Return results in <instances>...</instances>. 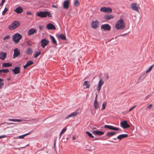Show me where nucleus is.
Segmentation results:
<instances>
[{"label":"nucleus","instance_id":"ddd939ff","mask_svg":"<svg viewBox=\"0 0 154 154\" xmlns=\"http://www.w3.org/2000/svg\"><path fill=\"white\" fill-rule=\"evenodd\" d=\"M20 54V50L17 48H15L14 50V54L13 58H14L17 57Z\"/></svg>","mask_w":154,"mask_h":154},{"label":"nucleus","instance_id":"69168bd1","mask_svg":"<svg viewBox=\"0 0 154 154\" xmlns=\"http://www.w3.org/2000/svg\"><path fill=\"white\" fill-rule=\"evenodd\" d=\"M149 97L148 96H147V98H148Z\"/></svg>","mask_w":154,"mask_h":154},{"label":"nucleus","instance_id":"b1692460","mask_svg":"<svg viewBox=\"0 0 154 154\" xmlns=\"http://www.w3.org/2000/svg\"><path fill=\"white\" fill-rule=\"evenodd\" d=\"M116 134V133L115 132H108L106 134V136L108 137H110L115 135Z\"/></svg>","mask_w":154,"mask_h":154},{"label":"nucleus","instance_id":"37998d69","mask_svg":"<svg viewBox=\"0 0 154 154\" xmlns=\"http://www.w3.org/2000/svg\"><path fill=\"white\" fill-rule=\"evenodd\" d=\"M24 135L23 134L22 135L20 136L17 137V138H19V139H23V138L25 137Z\"/></svg>","mask_w":154,"mask_h":154},{"label":"nucleus","instance_id":"9b49d317","mask_svg":"<svg viewBox=\"0 0 154 154\" xmlns=\"http://www.w3.org/2000/svg\"><path fill=\"white\" fill-rule=\"evenodd\" d=\"M102 29H103L104 31H109L111 29V27L108 24H105L102 25L101 26Z\"/></svg>","mask_w":154,"mask_h":154},{"label":"nucleus","instance_id":"5701e85b","mask_svg":"<svg viewBox=\"0 0 154 154\" xmlns=\"http://www.w3.org/2000/svg\"><path fill=\"white\" fill-rule=\"evenodd\" d=\"M114 17L112 14L106 15L104 17L105 19L106 20H109L114 18Z\"/></svg>","mask_w":154,"mask_h":154},{"label":"nucleus","instance_id":"8fccbe9b","mask_svg":"<svg viewBox=\"0 0 154 154\" xmlns=\"http://www.w3.org/2000/svg\"><path fill=\"white\" fill-rule=\"evenodd\" d=\"M43 28H44V26H39V28L40 30L43 29Z\"/></svg>","mask_w":154,"mask_h":154},{"label":"nucleus","instance_id":"39448f33","mask_svg":"<svg viewBox=\"0 0 154 154\" xmlns=\"http://www.w3.org/2000/svg\"><path fill=\"white\" fill-rule=\"evenodd\" d=\"M100 11L103 12L111 13L112 11V9L109 7H101L100 9Z\"/></svg>","mask_w":154,"mask_h":154},{"label":"nucleus","instance_id":"5fc2aeb1","mask_svg":"<svg viewBox=\"0 0 154 154\" xmlns=\"http://www.w3.org/2000/svg\"><path fill=\"white\" fill-rule=\"evenodd\" d=\"M5 2H2L0 4V6L2 7Z\"/></svg>","mask_w":154,"mask_h":154},{"label":"nucleus","instance_id":"1a4fd4ad","mask_svg":"<svg viewBox=\"0 0 154 154\" xmlns=\"http://www.w3.org/2000/svg\"><path fill=\"white\" fill-rule=\"evenodd\" d=\"M104 82L103 80V79H100L98 85L97 86L96 88L97 90L98 91V92H99L100 91L102 86L104 84Z\"/></svg>","mask_w":154,"mask_h":154},{"label":"nucleus","instance_id":"cd10ccee","mask_svg":"<svg viewBox=\"0 0 154 154\" xmlns=\"http://www.w3.org/2000/svg\"><path fill=\"white\" fill-rule=\"evenodd\" d=\"M11 66L12 64L9 63H3L2 64V67H10Z\"/></svg>","mask_w":154,"mask_h":154},{"label":"nucleus","instance_id":"e433bc0d","mask_svg":"<svg viewBox=\"0 0 154 154\" xmlns=\"http://www.w3.org/2000/svg\"><path fill=\"white\" fill-rule=\"evenodd\" d=\"M107 103L106 102H103L102 104V107L101 109V110H103L105 109V106H106Z\"/></svg>","mask_w":154,"mask_h":154},{"label":"nucleus","instance_id":"dca6fc26","mask_svg":"<svg viewBox=\"0 0 154 154\" xmlns=\"http://www.w3.org/2000/svg\"><path fill=\"white\" fill-rule=\"evenodd\" d=\"M36 32V30L33 28H31L28 30L27 32L28 35H31Z\"/></svg>","mask_w":154,"mask_h":154},{"label":"nucleus","instance_id":"a211bd4d","mask_svg":"<svg viewBox=\"0 0 154 154\" xmlns=\"http://www.w3.org/2000/svg\"><path fill=\"white\" fill-rule=\"evenodd\" d=\"M92 133L94 135H102L104 132L102 131H94L92 132Z\"/></svg>","mask_w":154,"mask_h":154},{"label":"nucleus","instance_id":"f257e3e1","mask_svg":"<svg viewBox=\"0 0 154 154\" xmlns=\"http://www.w3.org/2000/svg\"><path fill=\"white\" fill-rule=\"evenodd\" d=\"M125 27L124 21L122 19H120L117 21L115 25V27L117 29H122Z\"/></svg>","mask_w":154,"mask_h":154},{"label":"nucleus","instance_id":"3c124183","mask_svg":"<svg viewBox=\"0 0 154 154\" xmlns=\"http://www.w3.org/2000/svg\"><path fill=\"white\" fill-rule=\"evenodd\" d=\"M152 107V104H151L147 106V108L149 109H151Z\"/></svg>","mask_w":154,"mask_h":154},{"label":"nucleus","instance_id":"473e14b6","mask_svg":"<svg viewBox=\"0 0 154 154\" xmlns=\"http://www.w3.org/2000/svg\"><path fill=\"white\" fill-rule=\"evenodd\" d=\"M4 85L3 79L0 78V89H1Z\"/></svg>","mask_w":154,"mask_h":154},{"label":"nucleus","instance_id":"6e6552de","mask_svg":"<svg viewBox=\"0 0 154 154\" xmlns=\"http://www.w3.org/2000/svg\"><path fill=\"white\" fill-rule=\"evenodd\" d=\"M120 126L123 128H127L130 127V126L128 124L126 121H123L120 123Z\"/></svg>","mask_w":154,"mask_h":154},{"label":"nucleus","instance_id":"603ef678","mask_svg":"<svg viewBox=\"0 0 154 154\" xmlns=\"http://www.w3.org/2000/svg\"><path fill=\"white\" fill-rule=\"evenodd\" d=\"M52 7L54 8H58V7H57V5H53L52 6Z\"/></svg>","mask_w":154,"mask_h":154},{"label":"nucleus","instance_id":"412c9836","mask_svg":"<svg viewBox=\"0 0 154 154\" xmlns=\"http://www.w3.org/2000/svg\"><path fill=\"white\" fill-rule=\"evenodd\" d=\"M128 136L127 134H122L118 136L117 139L121 140L122 139L127 137Z\"/></svg>","mask_w":154,"mask_h":154},{"label":"nucleus","instance_id":"0eeeda50","mask_svg":"<svg viewBox=\"0 0 154 154\" xmlns=\"http://www.w3.org/2000/svg\"><path fill=\"white\" fill-rule=\"evenodd\" d=\"M41 46L43 48L46 46L49 43V41L45 38L42 39L40 42Z\"/></svg>","mask_w":154,"mask_h":154},{"label":"nucleus","instance_id":"7ed1b4c3","mask_svg":"<svg viewBox=\"0 0 154 154\" xmlns=\"http://www.w3.org/2000/svg\"><path fill=\"white\" fill-rule=\"evenodd\" d=\"M20 25V22L17 20H15L9 25L8 28L10 30H14L19 27Z\"/></svg>","mask_w":154,"mask_h":154},{"label":"nucleus","instance_id":"f03ea898","mask_svg":"<svg viewBox=\"0 0 154 154\" xmlns=\"http://www.w3.org/2000/svg\"><path fill=\"white\" fill-rule=\"evenodd\" d=\"M37 15L42 18H45L47 16L49 17H52V14L49 11H41L37 13Z\"/></svg>","mask_w":154,"mask_h":154},{"label":"nucleus","instance_id":"c03bdc74","mask_svg":"<svg viewBox=\"0 0 154 154\" xmlns=\"http://www.w3.org/2000/svg\"><path fill=\"white\" fill-rule=\"evenodd\" d=\"M10 37L9 35H7L5 37H4L3 39L4 40H5L6 39H9Z\"/></svg>","mask_w":154,"mask_h":154},{"label":"nucleus","instance_id":"c85d7f7f","mask_svg":"<svg viewBox=\"0 0 154 154\" xmlns=\"http://www.w3.org/2000/svg\"><path fill=\"white\" fill-rule=\"evenodd\" d=\"M57 37L59 39H61L63 40H66V39L65 35L63 34L59 35H58Z\"/></svg>","mask_w":154,"mask_h":154},{"label":"nucleus","instance_id":"2f4dec72","mask_svg":"<svg viewBox=\"0 0 154 154\" xmlns=\"http://www.w3.org/2000/svg\"><path fill=\"white\" fill-rule=\"evenodd\" d=\"M41 51L38 50V51H36L34 55V57L36 58L38 56L41 54Z\"/></svg>","mask_w":154,"mask_h":154},{"label":"nucleus","instance_id":"20e7f679","mask_svg":"<svg viewBox=\"0 0 154 154\" xmlns=\"http://www.w3.org/2000/svg\"><path fill=\"white\" fill-rule=\"evenodd\" d=\"M22 36L19 33H16L14 34L13 37L12 39L13 41L16 43L19 42L20 40L22 38Z\"/></svg>","mask_w":154,"mask_h":154},{"label":"nucleus","instance_id":"4c0bfd02","mask_svg":"<svg viewBox=\"0 0 154 154\" xmlns=\"http://www.w3.org/2000/svg\"><path fill=\"white\" fill-rule=\"evenodd\" d=\"M153 67H154V64H153L152 66H150V67L149 68V69L146 70V73H147L149 72H150L152 69Z\"/></svg>","mask_w":154,"mask_h":154},{"label":"nucleus","instance_id":"09e8293b","mask_svg":"<svg viewBox=\"0 0 154 154\" xmlns=\"http://www.w3.org/2000/svg\"><path fill=\"white\" fill-rule=\"evenodd\" d=\"M26 14H27L28 15H32V13L30 11H28V12H27L26 13Z\"/></svg>","mask_w":154,"mask_h":154},{"label":"nucleus","instance_id":"c9c22d12","mask_svg":"<svg viewBox=\"0 0 154 154\" xmlns=\"http://www.w3.org/2000/svg\"><path fill=\"white\" fill-rule=\"evenodd\" d=\"M66 127L64 128H63L62 130L60 133V137H61L62 136V134H63L66 131Z\"/></svg>","mask_w":154,"mask_h":154},{"label":"nucleus","instance_id":"bb28decb","mask_svg":"<svg viewBox=\"0 0 154 154\" xmlns=\"http://www.w3.org/2000/svg\"><path fill=\"white\" fill-rule=\"evenodd\" d=\"M83 86H85V87L84 88H89L90 87V85L89 82L88 81H85L83 83Z\"/></svg>","mask_w":154,"mask_h":154},{"label":"nucleus","instance_id":"6e6d98bb","mask_svg":"<svg viewBox=\"0 0 154 154\" xmlns=\"http://www.w3.org/2000/svg\"><path fill=\"white\" fill-rule=\"evenodd\" d=\"M29 134H30V133H27V134H24V135L25 136L26 135H27Z\"/></svg>","mask_w":154,"mask_h":154},{"label":"nucleus","instance_id":"9d476101","mask_svg":"<svg viewBox=\"0 0 154 154\" xmlns=\"http://www.w3.org/2000/svg\"><path fill=\"white\" fill-rule=\"evenodd\" d=\"M97 95L96 94L95 99L94 102V105L95 109H97L100 108L99 105L97 100Z\"/></svg>","mask_w":154,"mask_h":154},{"label":"nucleus","instance_id":"a19ab883","mask_svg":"<svg viewBox=\"0 0 154 154\" xmlns=\"http://www.w3.org/2000/svg\"><path fill=\"white\" fill-rule=\"evenodd\" d=\"M8 11V9L7 8H5L4 10L2 12V15H4Z\"/></svg>","mask_w":154,"mask_h":154},{"label":"nucleus","instance_id":"58836bf2","mask_svg":"<svg viewBox=\"0 0 154 154\" xmlns=\"http://www.w3.org/2000/svg\"><path fill=\"white\" fill-rule=\"evenodd\" d=\"M2 73H7L9 72V70L8 69H3L1 70Z\"/></svg>","mask_w":154,"mask_h":154},{"label":"nucleus","instance_id":"0e129e2a","mask_svg":"<svg viewBox=\"0 0 154 154\" xmlns=\"http://www.w3.org/2000/svg\"><path fill=\"white\" fill-rule=\"evenodd\" d=\"M29 144H27V145H26V146H29Z\"/></svg>","mask_w":154,"mask_h":154},{"label":"nucleus","instance_id":"7c9ffc66","mask_svg":"<svg viewBox=\"0 0 154 154\" xmlns=\"http://www.w3.org/2000/svg\"><path fill=\"white\" fill-rule=\"evenodd\" d=\"M144 79V77H143V75H140L137 82V83H138L142 81Z\"/></svg>","mask_w":154,"mask_h":154},{"label":"nucleus","instance_id":"a18cd8bd","mask_svg":"<svg viewBox=\"0 0 154 154\" xmlns=\"http://www.w3.org/2000/svg\"><path fill=\"white\" fill-rule=\"evenodd\" d=\"M5 123H6L8 125H10L14 124V123H8V122H4L2 123V124H5Z\"/></svg>","mask_w":154,"mask_h":154},{"label":"nucleus","instance_id":"4be33fe9","mask_svg":"<svg viewBox=\"0 0 154 154\" xmlns=\"http://www.w3.org/2000/svg\"><path fill=\"white\" fill-rule=\"evenodd\" d=\"M69 1L68 0L65 1L63 3V8L66 9H68L69 8Z\"/></svg>","mask_w":154,"mask_h":154},{"label":"nucleus","instance_id":"a878e982","mask_svg":"<svg viewBox=\"0 0 154 154\" xmlns=\"http://www.w3.org/2000/svg\"><path fill=\"white\" fill-rule=\"evenodd\" d=\"M33 62L31 60H29L27 61L25 65L23 66V67L24 69H25L27 67L29 66L30 65L32 64Z\"/></svg>","mask_w":154,"mask_h":154},{"label":"nucleus","instance_id":"ea45409f","mask_svg":"<svg viewBox=\"0 0 154 154\" xmlns=\"http://www.w3.org/2000/svg\"><path fill=\"white\" fill-rule=\"evenodd\" d=\"M86 133L90 137L94 138V136H93L92 134L90 132H89L88 131H87L86 132Z\"/></svg>","mask_w":154,"mask_h":154},{"label":"nucleus","instance_id":"4468645a","mask_svg":"<svg viewBox=\"0 0 154 154\" xmlns=\"http://www.w3.org/2000/svg\"><path fill=\"white\" fill-rule=\"evenodd\" d=\"M131 8L132 10L139 12L138 7L137 6L136 3H132L131 5Z\"/></svg>","mask_w":154,"mask_h":154},{"label":"nucleus","instance_id":"f704fd0d","mask_svg":"<svg viewBox=\"0 0 154 154\" xmlns=\"http://www.w3.org/2000/svg\"><path fill=\"white\" fill-rule=\"evenodd\" d=\"M32 53V51L30 48H28L26 51V53L27 54H31Z\"/></svg>","mask_w":154,"mask_h":154},{"label":"nucleus","instance_id":"72a5a7b5","mask_svg":"<svg viewBox=\"0 0 154 154\" xmlns=\"http://www.w3.org/2000/svg\"><path fill=\"white\" fill-rule=\"evenodd\" d=\"M8 121H13L14 122H21L22 120L21 119H9L8 120Z\"/></svg>","mask_w":154,"mask_h":154},{"label":"nucleus","instance_id":"c756f323","mask_svg":"<svg viewBox=\"0 0 154 154\" xmlns=\"http://www.w3.org/2000/svg\"><path fill=\"white\" fill-rule=\"evenodd\" d=\"M50 37L52 41V43L54 44H57V41L52 36L50 35Z\"/></svg>","mask_w":154,"mask_h":154},{"label":"nucleus","instance_id":"393cba45","mask_svg":"<svg viewBox=\"0 0 154 154\" xmlns=\"http://www.w3.org/2000/svg\"><path fill=\"white\" fill-rule=\"evenodd\" d=\"M78 114V112L77 111H75V112L72 113L70 115H69L67 117H66V119H67L69 118V117H71L75 116H76V115H77Z\"/></svg>","mask_w":154,"mask_h":154},{"label":"nucleus","instance_id":"e2e57ef3","mask_svg":"<svg viewBox=\"0 0 154 154\" xmlns=\"http://www.w3.org/2000/svg\"><path fill=\"white\" fill-rule=\"evenodd\" d=\"M116 138H114L113 139H114V140H116Z\"/></svg>","mask_w":154,"mask_h":154},{"label":"nucleus","instance_id":"4d7b16f0","mask_svg":"<svg viewBox=\"0 0 154 154\" xmlns=\"http://www.w3.org/2000/svg\"><path fill=\"white\" fill-rule=\"evenodd\" d=\"M2 72L1 70H0V76L2 74Z\"/></svg>","mask_w":154,"mask_h":154},{"label":"nucleus","instance_id":"052dcab7","mask_svg":"<svg viewBox=\"0 0 154 154\" xmlns=\"http://www.w3.org/2000/svg\"><path fill=\"white\" fill-rule=\"evenodd\" d=\"M26 146H24V147H21V148H24L26 147Z\"/></svg>","mask_w":154,"mask_h":154},{"label":"nucleus","instance_id":"423d86ee","mask_svg":"<svg viewBox=\"0 0 154 154\" xmlns=\"http://www.w3.org/2000/svg\"><path fill=\"white\" fill-rule=\"evenodd\" d=\"M99 25V22L97 20H93L91 24V26L92 28L96 29L98 27Z\"/></svg>","mask_w":154,"mask_h":154},{"label":"nucleus","instance_id":"bf43d9fd","mask_svg":"<svg viewBox=\"0 0 154 154\" xmlns=\"http://www.w3.org/2000/svg\"><path fill=\"white\" fill-rule=\"evenodd\" d=\"M5 0H2V1L3 2H5Z\"/></svg>","mask_w":154,"mask_h":154},{"label":"nucleus","instance_id":"13d9d810","mask_svg":"<svg viewBox=\"0 0 154 154\" xmlns=\"http://www.w3.org/2000/svg\"><path fill=\"white\" fill-rule=\"evenodd\" d=\"M109 78V77L108 76H106V79L107 80Z\"/></svg>","mask_w":154,"mask_h":154},{"label":"nucleus","instance_id":"f8f14e48","mask_svg":"<svg viewBox=\"0 0 154 154\" xmlns=\"http://www.w3.org/2000/svg\"><path fill=\"white\" fill-rule=\"evenodd\" d=\"M104 127L105 128H108L109 130L114 131H118L119 130V128H118L114 127L109 125H106L104 126Z\"/></svg>","mask_w":154,"mask_h":154},{"label":"nucleus","instance_id":"de8ad7c7","mask_svg":"<svg viewBox=\"0 0 154 154\" xmlns=\"http://www.w3.org/2000/svg\"><path fill=\"white\" fill-rule=\"evenodd\" d=\"M26 44L29 46H31V44L29 43V41L26 42Z\"/></svg>","mask_w":154,"mask_h":154},{"label":"nucleus","instance_id":"49530a36","mask_svg":"<svg viewBox=\"0 0 154 154\" xmlns=\"http://www.w3.org/2000/svg\"><path fill=\"white\" fill-rule=\"evenodd\" d=\"M136 106H137L136 105V106H134L133 107H132V108H130L129 109V112H131L132 109H134L135 108Z\"/></svg>","mask_w":154,"mask_h":154},{"label":"nucleus","instance_id":"864d4df0","mask_svg":"<svg viewBox=\"0 0 154 154\" xmlns=\"http://www.w3.org/2000/svg\"><path fill=\"white\" fill-rule=\"evenodd\" d=\"M6 137V136H5V135L1 136H0V139L3 138H4V137Z\"/></svg>","mask_w":154,"mask_h":154},{"label":"nucleus","instance_id":"6ab92c4d","mask_svg":"<svg viewBox=\"0 0 154 154\" xmlns=\"http://www.w3.org/2000/svg\"><path fill=\"white\" fill-rule=\"evenodd\" d=\"M12 70L14 72V74H18L20 72V68L19 67H16L14 69H12Z\"/></svg>","mask_w":154,"mask_h":154},{"label":"nucleus","instance_id":"f3484780","mask_svg":"<svg viewBox=\"0 0 154 154\" xmlns=\"http://www.w3.org/2000/svg\"><path fill=\"white\" fill-rule=\"evenodd\" d=\"M14 11L17 13L19 14L23 12V9L21 7H18L14 10Z\"/></svg>","mask_w":154,"mask_h":154},{"label":"nucleus","instance_id":"aec40b11","mask_svg":"<svg viewBox=\"0 0 154 154\" xmlns=\"http://www.w3.org/2000/svg\"><path fill=\"white\" fill-rule=\"evenodd\" d=\"M46 28L48 29H55V27L52 23H49L46 26Z\"/></svg>","mask_w":154,"mask_h":154},{"label":"nucleus","instance_id":"680f3d73","mask_svg":"<svg viewBox=\"0 0 154 154\" xmlns=\"http://www.w3.org/2000/svg\"><path fill=\"white\" fill-rule=\"evenodd\" d=\"M126 35V34H123V35H121V36H124V35Z\"/></svg>","mask_w":154,"mask_h":154},{"label":"nucleus","instance_id":"79ce46f5","mask_svg":"<svg viewBox=\"0 0 154 154\" xmlns=\"http://www.w3.org/2000/svg\"><path fill=\"white\" fill-rule=\"evenodd\" d=\"M79 3V2L78 0H77L75 2L74 5L75 6H76L78 5Z\"/></svg>","mask_w":154,"mask_h":154},{"label":"nucleus","instance_id":"2eb2a0df","mask_svg":"<svg viewBox=\"0 0 154 154\" xmlns=\"http://www.w3.org/2000/svg\"><path fill=\"white\" fill-rule=\"evenodd\" d=\"M7 54L4 52H0V59L2 60H4L6 57Z\"/></svg>","mask_w":154,"mask_h":154}]
</instances>
